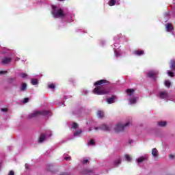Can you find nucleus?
<instances>
[{"label": "nucleus", "mask_w": 175, "mask_h": 175, "mask_svg": "<svg viewBox=\"0 0 175 175\" xmlns=\"http://www.w3.org/2000/svg\"><path fill=\"white\" fill-rule=\"evenodd\" d=\"M170 85H171L170 81L167 80L165 81V87H167V88H170Z\"/></svg>", "instance_id": "obj_29"}, {"label": "nucleus", "mask_w": 175, "mask_h": 175, "mask_svg": "<svg viewBox=\"0 0 175 175\" xmlns=\"http://www.w3.org/2000/svg\"><path fill=\"white\" fill-rule=\"evenodd\" d=\"M165 29L167 32H170V31H172L173 29V26H172V24L170 23H167L165 25Z\"/></svg>", "instance_id": "obj_19"}, {"label": "nucleus", "mask_w": 175, "mask_h": 175, "mask_svg": "<svg viewBox=\"0 0 175 175\" xmlns=\"http://www.w3.org/2000/svg\"><path fill=\"white\" fill-rule=\"evenodd\" d=\"M72 131L73 135L70 137L71 140H73V139H76V137H80L81 136V133H83V131H81V129Z\"/></svg>", "instance_id": "obj_12"}, {"label": "nucleus", "mask_w": 175, "mask_h": 175, "mask_svg": "<svg viewBox=\"0 0 175 175\" xmlns=\"http://www.w3.org/2000/svg\"><path fill=\"white\" fill-rule=\"evenodd\" d=\"M127 96H129V104L135 105L136 102L139 99V96H135V90L134 89H127L126 90Z\"/></svg>", "instance_id": "obj_7"}, {"label": "nucleus", "mask_w": 175, "mask_h": 175, "mask_svg": "<svg viewBox=\"0 0 175 175\" xmlns=\"http://www.w3.org/2000/svg\"><path fill=\"white\" fill-rule=\"evenodd\" d=\"M167 73L168 76H170V77H174V72L167 70Z\"/></svg>", "instance_id": "obj_31"}, {"label": "nucleus", "mask_w": 175, "mask_h": 175, "mask_svg": "<svg viewBox=\"0 0 175 175\" xmlns=\"http://www.w3.org/2000/svg\"><path fill=\"white\" fill-rule=\"evenodd\" d=\"M129 144H132V143H133V140L130 139V140L129 141Z\"/></svg>", "instance_id": "obj_49"}, {"label": "nucleus", "mask_w": 175, "mask_h": 175, "mask_svg": "<svg viewBox=\"0 0 175 175\" xmlns=\"http://www.w3.org/2000/svg\"><path fill=\"white\" fill-rule=\"evenodd\" d=\"M7 110H8V109H6V108L1 109V111H6Z\"/></svg>", "instance_id": "obj_48"}, {"label": "nucleus", "mask_w": 175, "mask_h": 175, "mask_svg": "<svg viewBox=\"0 0 175 175\" xmlns=\"http://www.w3.org/2000/svg\"><path fill=\"white\" fill-rule=\"evenodd\" d=\"M120 0H110L108 3L109 6H114V5H120Z\"/></svg>", "instance_id": "obj_17"}, {"label": "nucleus", "mask_w": 175, "mask_h": 175, "mask_svg": "<svg viewBox=\"0 0 175 175\" xmlns=\"http://www.w3.org/2000/svg\"><path fill=\"white\" fill-rule=\"evenodd\" d=\"M57 106H65V103H59L58 104H57Z\"/></svg>", "instance_id": "obj_43"}, {"label": "nucleus", "mask_w": 175, "mask_h": 175, "mask_svg": "<svg viewBox=\"0 0 175 175\" xmlns=\"http://www.w3.org/2000/svg\"><path fill=\"white\" fill-rule=\"evenodd\" d=\"M25 168H26V169H28V166H29L28 164L26 163V164L25 165Z\"/></svg>", "instance_id": "obj_51"}, {"label": "nucleus", "mask_w": 175, "mask_h": 175, "mask_svg": "<svg viewBox=\"0 0 175 175\" xmlns=\"http://www.w3.org/2000/svg\"><path fill=\"white\" fill-rule=\"evenodd\" d=\"M22 62H25V61H24V60H22Z\"/></svg>", "instance_id": "obj_52"}, {"label": "nucleus", "mask_w": 175, "mask_h": 175, "mask_svg": "<svg viewBox=\"0 0 175 175\" xmlns=\"http://www.w3.org/2000/svg\"><path fill=\"white\" fill-rule=\"evenodd\" d=\"M174 2H175V0H174Z\"/></svg>", "instance_id": "obj_54"}, {"label": "nucleus", "mask_w": 175, "mask_h": 175, "mask_svg": "<svg viewBox=\"0 0 175 175\" xmlns=\"http://www.w3.org/2000/svg\"><path fill=\"white\" fill-rule=\"evenodd\" d=\"M170 16V12H166L164 14V17H165V18H169Z\"/></svg>", "instance_id": "obj_38"}, {"label": "nucleus", "mask_w": 175, "mask_h": 175, "mask_svg": "<svg viewBox=\"0 0 175 175\" xmlns=\"http://www.w3.org/2000/svg\"><path fill=\"white\" fill-rule=\"evenodd\" d=\"M83 111H84L83 108H76L72 111V114L76 117H80Z\"/></svg>", "instance_id": "obj_11"}, {"label": "nucleus", "mask_w": 175, "mask_h": 175, "mask_svg": "<svg viewBox=\"0 0 175 175\" xmlns=\"http://www.w3.org/2000/svg\"><path fill=\"white\" fill-rule=\"evenodd\" d=\"M92 173H94V170H88V169H87V168H84V169L81 172V174H82V175L92 174Z\"/></svg>", "instance_id": "obj_16"}, {"label": "nucleus", "mask_w": 175, "mask_h": 175, "mask_svg": "<svg viewBox=\"0 0 175 175\" xmlns=\"http://www.w3.org/2000/svg\"><path fill=\"white\" fill-rule=\"evenodd\" d=\"M31 83L32 85H38V84H39V81L37 79L32 78L31 79Z\"/></svg>", "instance_id": "obj_22"}, {"label": "nucleus", "mask_w": 175, "mask_h": 175, "mask_svg": "<svg viewBox=\"0 0 175 175\" xmlns=\"http://www.w3.org/2000/svg\"><path fill=\"white\" fill-rule=\"evenodd\" d=\"M12 61H14V62H16L17 61H20V57H16V54L14 53V58H13Z\"/></svg>", "instance_id": "obj_34"}, {"label": "nucleus", "mask_w": 175, "mask_h": 175, "mask_svg": "<svg viewBox=\"0 0 175 175\" xmlns=\"http://www.w3.org/2000/svg\"><path fill=\"white\" fill-rule=\"evenodd\" d=\"M1 53L4 55V56L1 59V65H9L14 58V53L13 51L7 48L1 49Z\"/></svg>", "instance_id": "obj_4"}, {"label": "nucleus", "mask_w": 175, "mask_h": 175, "mask_svg": "<svg viewBox=\"0 0 175 175\" xmlns=\"http://www.w3.org/2000/svg\"><path fill=\"white\" fill-rule=\"evenodd\" d=\"M124 157L126 161H127V162H131V161H132V159L128 154L124 155Z\"/></svg>", "instance_id": "obj_32"}, {"label": "nucleus", "mask_w": 175, "mask_h": 175, "mask_svg": "<svg viewBox=\"0 0 175 175\" xmlns=\"http://www.w3.org/2000/svg\"><path fill=\"white\" fill-rule=\"evenodd\" d=\"M131 125V122H127L125 124H122L121 123H118L115 125L113 129L115 132H122L124 129H126V128L129 127Z\"/></svg>", "instance_id": "obj_9"}, {"label": "nucleus", "mask_w": 175, "mask_h": 175, "mask_svg": "<svg viewBox=\"0 0 175 175\" xmlns=\"http://www.w3.org/2000/svg\"><path fill=\"white\" fill-rule=\"evenodd\" d=\"M105 84L107 85L110 84V81L106 79H101L95 82L94 85L96 87L94 89L93 94H94L95 95H110V94H112L113 88H106L103 86V85Z\"/></svg>", "instance_id": "obj_1"}, {"label": "nucleus", "mask_w": 175, "mask_h": 175, "mask_svg": "<svg viewBox=\"0 0 175 175\" xmlns=\"http://www.w3.org/2000/svg\"><path fill=\"white\" fill-rule=\"evenodd\" d=\"M64 159H65V161H70L71 157H70V156L66 157H64Z\"/></svg>", "instance_id": "obj_41"}, {"label": "nucleus", "mask_w": 175, "mask_h": 175, "mask_svg": "<svg viewBox=\"0 0 175 175\" xmlns=\"http://www.w3.org/2000/svg\"><path fill=\"white\" fill-rule=\"evenodd\" d=\"M69 98H72L71 96H65L63 99H69Z\"/></svg>", "instance_id": "obj_45"}, {"label": "nucleus", "mask_w": 175, "mask_h": 175, "mask_svg": "<svg viewBox=\"0 0 175 175\" xmlns=\"http://www.w3.org/2000/svg\"><path fill=\"white\" fill-rule=\"evenodd\" d=\"M170 68L172 70H175V60L172 59L170 63Z\"/></svg>", "instance_id": "obj_20"}, {"label": "nucleus", "mask_w": 175, "mask_h": 175, "mask_svg": "<svg viewBox=\"0 0 175 175\" xmlns=\"http://www.w3.org/2000/svg\"><path fill=\"white\" fill-rule=\"evenodd\" d=\"M13 81H14V78H9L8 79V83L9 84H13Z\"/></svg>", "instance_id": "obj_36"}, {"label": "nucleus", "mask_w": 175, "mask_h": 175, "mask_svg": "<svg viewBox=\"0 0 175 175\" xmlns=\"http://www.w3.org/2000/svg\"><path fill=\"white\" fill-rule=\"evenodd\" d=\"M157 72L155 71H149L147 74L148 77L152 79V80H156L157 79Z\"/></svg>", "instance_id": "obj_15"}, {"label": "nucleus", "mask_w": 175, "mask_h": 175, "mask_svg": "<svg viewBox=\"0 0 175 175\" xmlns=\"http://www.w3.org/2000/svg\"><path fill=\"white\" fill-rule=\"evenodd\" d=\"M59 26H60V27L64 26V22H61L60 24H59Z\"/></svg>", "instance_id": "obj_50"}, {"label": "nucleus", "mask_w": 175, "mask_h": 175, "mask_svg": "<svg viewBox=\"0 0 175 175\" xmlns=\"http://www.w3.org/2000/svg\"><path fill=\"white\" fill-rule=\"evenodd\" d=\"M121 163V159H118V160H116L113 163V165L116 167H117V166H118V165H120Z\"/></svg>", "instance_id": "obj_25"}, {"label": "nucleus", "mask_w": 175, "mask_h": 175, "mask_svg": "<svg viewBox=\"0 0 175 175\" xmlns=\"http://www.w3.org/2000/svg\"><path fill=\"white\" fill-rule=\"evenodd\" d=\"M148 159V156L147 155L142 156L136 159L135 162L137 163V165H140V163L144 162V161H147Z\"/></svg>", "instance_id": "obj_14"}, {"label": "nucleus", "mask_w": 175, "mask_h": 175, "mask_svg": "<svg viewBox=\"0 0 175 175\" xmlns=\"http://www.w3.org/2000/svg\"><path fill=\"white\" fill-rule=\"evenodd\" d=\"M6 73H8V71L5 70V71H0V75H6Z\"/></svg>", "instance_id": "obj_42"}, {"label": "nucleus", "mask_w": 175, "mask_h": 175, "mask_svg": "<svg viewBox=\"0 0 175 175\" xmlns=\"http://www.w3.org/2000/svg\"><path fill=\"white\" fill-rule=\"evenodd\" d=\"M169 157L170 159H173V158H174V156L173 154H170Z\"/></svg>", "instance_id": "obj_47"}, {"label": "nucleus", "mask_w": 175, "mask_h": 175, "mask_svg": "<svg viewBox=\"0 0 175 175\" xmlns=\"http://www.w3.org/2000/svg\"><path fill=\"white\" fill-rule=\"evenodd\" d=\"M134 55H137V57H140L142 55H144V51L137 50L133 52Z\"/></svg>", "instance_id": "obj_18"}, {"label": "nucleus", "mask_w": 175, "mask_h": 175, "mask_svg": "<svg viewBox=\"0 0 175 175\" xmlns=\"http://www.w3.org/2000/svg\"><path fill=\"white\" fill-rule=\"evenodd\" d=\"M88 162V159H83L82 161V163H83V165H85V163H87Z\"/></svg>", "instance_id": "obj_44"}, {"label": "nucleus", "mask_w": 175, "mask_h": 175, "mask_svg": "<svg viewBox=\"0 0 175 175\" xmlns=\"http://www.w3.org/2000/svg\"><path fill=\"white\" fill-rule=\"evenodd\" d=\"M53 169H54V165H53V163L47 164L46 165L47 172H53Z\"/></svg>", "instance_id": "obj_21"}, {"label": "nucleus", "mask_w": 175, "mask_h": 175, "mask_svg": "<svg viewBox=\"0 0 175 175\" xmlns=\"http://www.w3.org/2000/svg\"><path fill=\"white\" fill-rule=\"evenodd\" d=\"M82 94H83V95H87V94H88V91H87V90H83L82 91Z\"/></svg>", "instance_id": "obj_40"}, {"label": "nucleus", "mask_w": 175, "mask_h": 175, "mask_svg": "<svg viewBox=\"0 0 175 175\" xmlns=\"http://www.w3.org/2000/svg\"><path fill=\"white\" fill-rule=\"evenodd\" d=\"M19 76L22 79H28V75H27V73H20Z\"/></svg>", "instance_id": "obj_27"}, {"label": "nucleus", "mask_w": 175, "mask_h": 175, "mask_svg": "<svg viewBox=\"0 0 175 175\" xmlns=\"http://www.w3.org/2000/svg\"><path fill=\"white\" fill-rule=\"evenodd\" d=\"M128 38L125 36H122V34H119L113 38V41L115 42L111 47L114 51L115 57H116V58L121 57V49H120L121 45H120V42H128Z\"/></svg>", "instance_id": "obj_3"}, {"label": "nucleus", "mask_w": 175, "mask_h": 175, "mask_svg": "<svg viewBox=\"0 0 175 175\" xmlns=\"http://www.w3.org/2000/svg\"><path fill=\"white\" fill-rule=\"evenodd\" d=\"M106 45V41L105 40H101L100 42V46H101L102 47H103V46H105Z\"/></svg>", "instance_id": "obj_37"}, {"label": "nucleus", "mask_w": 175, "mask_h": 175, "mask_svg": "<svg viewBox=\"0 0 175 175\" xmlns=\"http://www.w3.org/2000/svg\"><path fill=\"white\" fill-rule=\"evenodd\" d=\"M79 128V124L76 122H73L71 125V129H77Z\"/></svg>", "instance_id": "obj_26"}, {"label": "nucleus", "mask_w": 175, "mask_h": 175, "mask_svg": "<svg viewBox=\"0 0 175 175\" xmlns=\"http://www.w3.org/2000/svg\"><path fill=\"white\" fill-rule=\"evenodd\" d=\"M158 125L159 126H166V122H159Z\"/></svg>", "instance_id": "obj_30"}, {"label": "nucleus", "mask_w": 175, "mask_h": 175, "mask_svg": "<svg viewBox=\"0 0 175 175\" xmlns=\"http://www.w3.org/2000/svg\"><path fill=\"white\" fill-rule=\"evenodd\" d=\"M87 125L89 132H91L92 129H94L95 131L101 129L102 131H106L107 132H109L111 131V128H113V125L106 124H103L99 127H96L95 125H96V122H95L92 118L89 120V121L87 122Z\"/></svg>", "instance_id": "obj_5"}, {"label": "nucleus", "mask_w": 175, "mask_h": 175, "mask_svg": "<svg viewBox=\"0 0 175 175\" xmlns=\"http://www.w3.org/2000/svg\"><path fill=\"white\" fill-rule=\"evenodd\" d=\"M8 175H14V172L10 171Z\"/></svg>", "instance_id": "obj_46"}, {"label": "nucleus", "mask_w": 175, "mask_h": 175, "mask_svg": "<svg viewBox=\"0 0 175 175\" xmlns=\"http://www.w3.org/2000/svg\"><path fill=\"white\" fill-rule=\"evenodd\" d=\"M152 155H153L154 158H157V157H158V150H157V148H153L152 150Z\"/></svg>", "instance_id": "obj_23"}, {"label": "nucleus", "mask_w": 175, "mask_h": 175, "mask_svg": "<svg viewBox=\"0 0 175 175\" xmlns=\"http://www.w3.org/2000/svg\"><path fill=\"white\" fill-rule=\"evenodd\" d=\"M48 87L51 90H55V85H54V83H51V84L49 85Z\"/></svg>", "instance_id": "obj_35"}, {"label": "nucleus", "mask_w": 175, "mask_h": 175, "mask_svg": "<svg viewBox=\"0 0 175 175\" xmlns=\"http://www.w3.org/2000/svg\"><path fill=\"white\" fill-rule=\"evenodd\" d=\"M97 117L98 118H103V111H97Z\"/></svg>", "instance_id": "obj_24"}, {"label": "nucleus", "mask_w": 175, "mask_h": 175, "mask_svg": "<svg viewBox=\"0 0 175 175\" xmlns=\"http://www.w3.org/2000/svg\"><path fill=\"white\" fill-rule=\"evenodd\" d=\"M39 116H44V117H50L51 116V111L47 110L42 111H37L30 113L27 118L30 120V118H35L36 117H39Z\"/></svg>", "instance_id": "obj_6"}, {"label": "nucleus", "mask_w": 175, "mask_h": 175, "mask_svg": "<svg viewBox=\"0 0 175 175\" xmlns=\"http://www.w3.org/2000/svg\"><path fill=\"white\" fill-rule=\"evenodd\" d=\"M88 146H95V142L94 141V139H90L88 142Z\"/></svg>", "instance_id": "obj_33"}, {"label": "nucleus", "mask_w": 175, "mask_h": 175, "mask_svg": "<svg viewBox=\"0 0 175 175\" xmlns=\"http://www.w3.org/2000/svg\"><path fill=\"white\" fill-rule=\"evenodd\" d=\"M27 90V83H22L21 90L25 91Z\"/></svg>", "instance_id": "obj_28"}, {"label": "nucleus", "mask_w": 175, "mask_h": 175, "mask_svg": "<svg viewBox=\"0 0 175 175\" xmlns=\"http://www.w3.org/2000/svg\"><path fill=\"white\" fill-rule=\"evenodd\" d=\"M165 21H167V19H166Z\"/></svg>", "instance_id": "obj_53"}, {"label": "nucleus", "mask_w": 175, "mask_h": 175, "mask_svg": "<svg viewBox=\"0 0 175 175\" xmlns=\"http://www.w3.org/2000/svg\"><path fill=\"white\" fill-rule=\"evenodd\" d=\"M51 131L47 130L45 131V133H42L39 138L38 143H43L47 137H50L51 136Z\"/></svg>", "instance_id": "obj_10"}, {"label": "nucleus", "mask_w": 175, "mask_h": 175, "mask_svg": "<svg viewBox=\"0 0 175 175\" xmlns=\"http://www.w3.org/2000/svg\"><path fill=\"white\" fill-rule=\"evenodd\" d=\"M118 100V98L116 97V96L113 95L111 97L107 98L106 101L108 103V105H111L114 103V102H117Z\"/></svg>", "instance_id": "obj_13"}, {"label": "nucleus", "mask_w": 175, "mask_h": 175, "mask_svg": "<svg viewBox=\"0 0 175 175\" xmlns=\"http://www.w3.org/2000/svg\"><path fill=\"white\" fill-rule=\"evenodd\" d=\"M156 96H157V98H159L160 99H164V100H166L167 102V100H172V102H175V100L173 98L170 97V96H169L167 92H157Z\"/></svg>", "instance_id": "obj_8"}, {"label": "nucleus", "mask_w": 175, "mask_h": 175, "mask_svg": "<svg viewBox=\"0 0 175 175\" xmlns=\"http://www.w3.org/2000/svg\"><path fill=\"white\" fill-rule=\"evenodd\" d=\"M52 16L54 18H65L67 23H72L73 18H75V14L70 12H65L59 7L57 5H52Z\"/></svg>", "instance_id": "obj_2"}, {"label": "nucleus", "mask_w": 175, "mask_h": 175, "mask_svg": "<svg viewBox=\"0 0 175 175\" xmlns=\"http://www.w3.org/2000/svg\"><path fill=\"white\" fill-rule=\"evenodd\" d=\"M29 100V98H25L23 100V103H28Z\"/></svg>", "instance_id": "obj_39"}]
</instances>
